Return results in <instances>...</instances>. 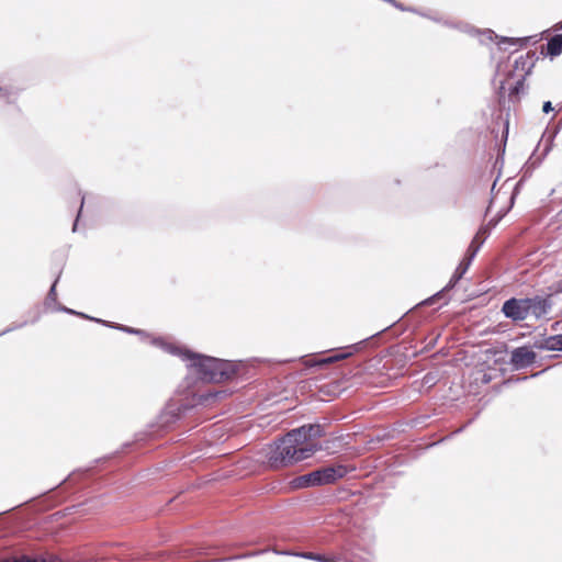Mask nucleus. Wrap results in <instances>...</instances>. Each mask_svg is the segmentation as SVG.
<instances>
[{
    "mask_svg": "<svg viewBox=\"0 0 562 562\" xmlns=\"http://www.w3.org/2000/svg\"><path fill=\"white\" fill-rule=\"evenodd\" d=\"M348 473V468L342 464L319 468L311 473L301 475L293 480L297 488L331 484Z\"/></svg>",
    "mask_w": 562,
    "mask_h": 562,
    "instance_id": "obj_3",
    "label": "nucleus"
},
{
    "mask_svg": "<svg viewBox=\"0 0 562 562\" xmlns=\"http://www.w3.org/2000/svg\"><path fill=\"white\" fill-rule=\"evenodd\" d=\"M358 345H359V344H356V345L351 346V348H353V349L358 350V349H359Z\"/></svg>",
    "mask_w": 562,
    "mask_h": 562,
    "instance_id": "obj_26",
    "label": "nucleus"
},
{
    "mask_svg": "<svg viewBox=\"0 0 562 562\" xmlns=\"http://www.w3.org/2000/svg\"><path fill=\"white\" fill-rule=\"evenodd\" d=\"M114 327L117 328V329L127 331V333H135V334L139 333V330L131 328V327H127V326H124V325H115Z\"/></svg>",
    "mask_w": 562,
    "mask_h": 562,
    "instance_id": "obj_19",
    "label": "nucleus"
},
{
    "mask_svg": "<svg viewBox=\"0 0 562 562\" xmlns=\"http://www.w3.org/2000/svg\"><path fill=\"white\" fill-rule=\"evenodd\" d=\"M477 240H479V234L474 237V239L472 240V243L469 246L468 251H467L465 257L471 261L474 259L481 245L483 244V240H481L480 243Z\"/></svg>",
    "mask_w": 562,
    "mask_h": 562,
    "instance_id": "obj_10",
    "label": "nucleus"
},
{
    "mask_svg": "<svg viewBox=\"0 0 562 562\" xmlns=\"http://www.w3.org/2000/svg\"><path fill=\"white\" fill-rule=\"evenodd\" d=\"M77 223H78V218L76 220L75 224H74V227H72V231L76 232L77 229Z\"/></svg>",
    "mask_w": 562,
    "mask_h": 562,
    "instance_id": "obj_25",
    "label": "nucleus"
},
{
    "mask_svg": "<svg viewBox=\"0 0 562 562\" xmlns=\"http://www.w3.org/2000/svg\"><path fill=\"white\" fill-rule=\"evenodd\" d=\"M305 559L315 560L319 562H337L334 559L326 558L325 555L313 553V552H305L301 554Z\"/></svg>",
    "mask_w": 562,
    "mask_h": 562,
    "instance_id": "obj_12",
    "label": "nucleus"
},
{
    "mask_svg": "<svg viewBox=\"0 0 562 562\" xmlns=\"http://www.w3.org/2000/svg\"><path fill=\"white\" fill-rule=\"evenodd\" d=\"M0 562H64V561L56 555H49V557L43 558L41 560L32 559L26 555H22L21 558L2 559V560H0Z\"/></svg>",
    "mask_w": 562,
    "mask_h": 562,
    "instance_id": "obj_9",
    "label": "nucleus"
},
{
    "mask_svg": "<svg viewBox=\"0 0 562 562\" xmlns=\"http://www.w3.org/2000/svg\"><path fill=\"white\" fill-rule=\"evenodd\" d=\"M517 41L518 40H515V38L503 37L502 41L498 43V45H501V44L515 45Z\"/></svg>",
    "mask_w": 562,
    "mask_h": 562,
    "instance_id": "obj_20",
    "label": "nucleus"
},
{
    "mask_svg": "<svg viewBox=\"0 0 562 562\" xmlns=\"http://www.w3.org/2000/svg\"><path fill=\"white\" fill-rule=\"evenodd\" d=\"M552 110H553V108H552V104H551V102H550V101H547V102H544V103H543L542 111H543L544 113H549V112H551Z\"/></svg>",
    "mask_w": 562,
    "mask_h": 562,
    "instance_id": "obj_23",
    "label": "nucleus"
},
{
    "mask_svg": "<svg viewBox=\"0 0 562 562\" xmlns=\"http://www.w3.org/2000/svg\"><path fill=\"white\" fill-rule=\"evenodd\" d=\"M547 53L551 57L559 56L562 53V34H555L548 41Z\"/></svg>",
    "mask_w": 562,
    "mask_h": 562,
    "instance_id": "obj_8",
    "label": "nucleus"
},
{
    "mask_svg": "<svg viewBox=\"0 0 562 562\" xmlns=\"http://www.w3.org/2000/svg\"><path fill=\"white\" fill-rule=\"evenodd\" d=\"M471 260H469L467 257H464V259L460 262V265L458 266V270L461 272V273H465L471 265Z\"/></svg>",
    "mask_w": 562,
    "mask_h": 562,
    "instance_id": "obj_15",
    "label": "nucleus"
},
{
    "mask_svg": "<svg viewBox=\"0 0 562 562\" xmlns=\"http://www.w3.org/2000/svg\"><path fill=\"white\" fill-rule=\"evenodd\" d=\"M524 87V79H519L510 90V94H518Z\"/></svg>",
    "mask_w": 562,
    "mask_h": 562,
    "instance_id": "obj_18",
    "label": "nucleus"
},
{
    "mask_svg": "<svg viewBox=\"0 0 562 562\" xmlns=\"http://www.w3.org/2000/svg\"><path fill=\"white\" fill-rule=\"evenodd\" d=\"M23 325H24V324H21V325H19V327H22ZM15 328H18V326H15V327H11V328H8V329L3 330V331H2V334L8 333V331H11V330H13V329H15Z\"/></svg>",
    "mask_w": 562,
    "mask_h": 562,
    "instance_id": "obj_24",
    "label": "nucleus"
},
{
    "mask_svg": "<svg viewBox=\"0 0 562 562\" xmlns=\"http://www.w3.org/2000/svg\"><path fill=\"white\" fill-rule=\"evenodd\" d=\"M323 436L324 429L318 424L303 425L292 429L270 446L267 453L269 465L280 469L312 457L321 449L313 440Z\"/></svg>",
    "mask_w": 562,
    "mask_h": 562,
    "instance_id": "obj_1",
    "label": "nucleus"
},
{
    "mask_svg": "<svg viewBox=\"0 0 562 562\" xmlns=\"http://www.w3.org/2000/svg\"><path fill=\"white\" fill-rule=\"evenodd\" d=\"M502 312L507 318L514 322H521L529 317L525 297H512L505 301L502 306Z\"/></svg>",
    "mask_w": 562,
    "mask_h": 562,
    "instance_id": "obj_5",
    "label": "nucleus"
},
{
    "mask_svg": "<svg viewBox=\"0 0 562 562\" xmlns=\"http://www.w3.org/2000/svg\"><path fill=\"white\" fill-rule=\"evenodd\" d=\"M463 277V273H461L458 269H456L453 276L451 277L449 283L445 288V290L452 289L459 280Z\"/></svg>",
    "mask_w": 562,
    "mask_h": 562,
    "instance_id": "obj_14",
    "label": "nucleus"
},
{
    "mask_svg": "<svg viewBox=\"0 0 562 562\" xmlns=\"http://www.w3.org/2000/svg\"><path fill=\"white\" fill-rule=\"evenodd\" d=\"M57 281H58V279H56L55 282L53 283V285L50 286L47 297H46L47 301L56 300V283H57Z\"/></svg>",
    "mask_w": 562,
    "mask_h": 562,
    "instance_id": "obj_16",
    "label": "nucleus"
},
{
    "mask_svg": "<svg viewBox=\"0 0 562 562\" xmlns=\"http://www.w3.org/2000/svg\"><path fill=\"white\" fill-rule=\"evenodd\" d=\"M155 344L161 346L167 352L178 355L186 360H190L189 372L195 375L198 380L209 383H221L233 379L237 372V366L231 361L209 357L191 351H182L179 347L166 342Z\"/></svg>",
    "mask_w": 562,
    "mask_h": 562,
    "instance_id": "obj_2",
    "label": "nucleus"
},
{
    "mask_svg": "<svg viewBox=\"0 0 562 562\" xmlns=\"http://www.w3.org/2000/svg\"><path fill=\"white\" fill-rule=\"evenodd\" d=\"M540 349L544 350H562V334L553 335L544 338L538 346Z\"/></svg>",
    "mask_w": 562,
    "mask_h": 562,
    "instance_id": "obj_7",
    "label": "nucleus"
},
{
    "mask_svg": "<svg viewBox=\"0 0 562 562\" xmlns=\"http://www.w3.org/2000/svg\"><path fill=\"white\" fill-rule=\"evenodd\" d=\"M520 64H521V68L524 69L525 65H526V60L524 59L522 56H520L519 58H517L515 60V68L518 69Z\"/></svg>",
    "mask_w": 562,
    "mask_h": 562,
    "instance_id": "obj_22",
    "label": "nucleus"
},
{
    "mask_svg": "<svg viewBox=\"0 0 562 562\" xmlns=\"http://www.w3.org/2000/svg\"><path fill=\"white\" fill-rule=\"evenodd\" d=\"M463 277V273H461L458 269H456L453 276L451 277L449 283L445 288V290L452 289L459 280Z\"/></svg>",
    "mask_w": 562,
    "mask_h": 562,
    "instance_id": "obj_13",
    "label": "nucleus"
},
{
    "mask_svg": "<svg viewBox=\"0 0 562 562\" xmlns=\"http://www.w3.org/2000/svg\"><path fill=\"white\" fill-rule=\"evenodd\" d=\"M349 356H351V352H338V353H335L334 356L331 357H328V358H325V359H322L318 364H327V363H333V362H336V361H339V360H344L346 358H348Z\"/></svg>",
    "mask_w": 562,
    "mask_h": 562,
    "instance_id": "obj_11",
    "label": "nucleus"
},
{
    "mask_svg": "<svg viewBox=\"0 0 562 562\" xmlns=\"http://www.w3.org/2000/svg\"><path fill=\"white\" fill-rule=\"evenodd\" d=\"M536 358V352L528 347H518L510 353V363L515 369L519 370L531 366Z\"/></svg>",
    "mask_w": 562,
    "mask_h": 562,
    "instance_id": "obj_6",
    "label": "nucleus"
},
{
    "mask_svg": "<svg viewBox=\"0 0 562 562\" xmlns=\"http://www.w3.org/2000/svg\"><path fill=\"white\" fill-rule=\"evenodd\" d=\"M525 301L528 315L535 319H540L547 316L553 307V300L551 294L525 297Z\"/></svg>",
    "mask_w": 562,
    "mask_h": 562,
    "instance_id": "obj_4",
    "label": "nucleus"
},
{
    "mask_svg": "<svg viewBox=\"0 0 562 562\" xmlns=\"http://www.w3.org/2000/svg\"><path fill=\"white\" fill-rule=\"evenodd\" d=\"M559 29H562V21L558 23L557 25Z\"/></svg>",
    "mask_w": 562,
    "mask_h": 562,
    "instance_id": "obj_27",
    "label": "nucleus"
},
{
    "mask_svg": "<svg viewBox=\"0 0 562 562\" xmlns=\"http://www.w3.org/2000/svg\"><path fill=\"white\" fill-rule=\"evenodd\" d=\"M61 311L67 312V313H70V314H76V315H79V316L85 317V318L93 319V321H95V322H100V323L106 324L105 322H103V321H101V319L91 318V317H89V316H87V315H85V314H82V313H77V312H75V311H72V310H70V308H67V307H63V308H61Z\"/></svg>",
    "mask_w": 562,
    "mask_h": 562,
    "instance_id": "obj_17",
    "label": "nucleus"
},
{
    "mask_svg": "<svg viewBox=\"0 0 562 562\" xmlns=\"http://www.w3.org/2000/svg\"><path fill=\"white\" fill-rule=\"evenodd\" d=\"M483 36H485L487 40L492 41L493 37H497L492 30H485L482 33Z\"/></svg>",
    "mask_w": 562,
    "mask_h": 562,
    "instance_id": "obj_21",
    "label": "nucleus"
}]
</instances>
